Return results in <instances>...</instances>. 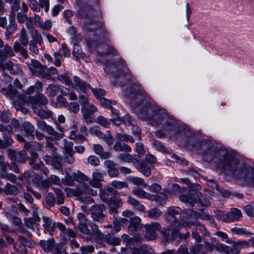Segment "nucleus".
I'll use <instances>...</instances> for the list:
<instances>
[{"instance_id":"nucleus-10","label":"nucleus","mask_w":254,"mask_h":254,"mask_svg":"<svg viewBox=\"0 0 254 254\" xmlns=\"http://www.w3.org/2000/svg\"><path fill=\"white\" fill-rule=\"evenodd\" d=\"M124 63L121 59H115L106 64L104 70L107 74L115 76L116 74L123 72L124 68H125Z\"/></svg>"},{"instance_id":"nucleus-24","label":"nucleus","mask_w":254,"mask_h":254,"mask_svg":"<svg viewBox=\"0 0 254 254\" xmlns=\"http://www.w3.org/2000/svg\"><path fill=\"white\" fill-rule=\"evenodd\" d=\"M222 217H219L220 219L225 221L230 222L238 221L242 216L241 211L236 208H233L226 215H222Z\"/></svg>"},{"instance_id":"nucleus-26","label":"nucleus","mask_w":254,"mask_h":254,"mask_svg":"<svg viewBox=\"0 0 254 254\" xmlns=\"http://www.w3.org/2000/svg\"><path fill=\"white\" fill-rule=\"evenodd\" d=\"M216 249L218 251H223L227 254H238L241 249L240 245L236 243L232 247L227 246L223 244H218L215 246Z\"/></svg>"},{"instance_id":"nucleus-33","label":"nucleus","mask_w":254,"mask_h":254,"mask_svg":"<svg viewBox=\"0 0 254 254\" xmlns=\"http://www.w3.org/2000/svg\"><path fill=\"white\" fill-rule=\"evenodd\" d=\"M75 193L77 195H81L82 194H89L90 195L95 196L97 194V190L92 189L86 184L83 183L80 185L77 189Z\"/></svg>"},{"instance_id":"nucleus-35","label":"nucleus","mask_w":254,"mask_h":254,"mask_svg":"<svg viewBox=\"0 0 254 254\" xmlns=\"http://www.w3.org/2000/svg\"><path fill=\"white\" fill-rule=\"evenodd\" d=\"M33 111L41 119H47L52 118L53 116V112L49 110L47 107L43 109L34 107Z\"/></svg>"},{"instance_id":"nucleus-55","label":"nucleus","mask_w":254,"mask_h":254,"mask_svg":"<svg viewBox=\"0 0 254 254\" xmlns=\"http://www.w3.org/2000/svg\"><path fill=\"white\" fill-rule=\"evenodd\" d=\"M54 191L56 195V203L59 205L64 204V197L62 190L58 188H54Z\"/></svg>"},{"instance_id":"nucleus-22","label":"nucleus","mask_w":254,"mask_h":254,"mask_svg":"<svg viewBox=\"0 0 254 254\" xmlns=\"http://www.w3.org/2000/svg\"><path fill=\"white\" fill-rule=\"evenodd\" d=\"M115 80L113 83L116 85L120 86H124L126 85L130 81V75L123 70V72L116 74L114 76Z\"/></svg>"},{"instance_id":"nucleus-2","label":"nucleus","mask_w":254,"mask_h":254,"mask_svg":"<svg viewBox=\"0 0 254 254\" xmlns=\"http://www.w3.org/2000/svg\"><path fill=\"white\" fill-rule=\"evenodd\" d=\"M76 16L79 19L86 20L83 23V30L86 33H95L97 30L101 29L103 26L101 21L96 20V17L99 16V12L96 9L87 6L80 8Z\"/></svg>"},{"instance_id":"nucleus-8","label":"nucleus","mask_w":254,"mask_h":254,"mask_svg":"<svg viewBox=\"0 0 254 254\" xmlns=\"http://www.w3.org/2000/svg\"><path fill=\"white\" fill-rule=\"evenodd\" d=\"M37 126L39 129L43 131H46L47 133L53 136L55 141H58L63 138L64 135V128L58 127V129L60 132L56 131L51 126L48 125L44 121L38 119L37 120Z\"/></svg>"},{"instance_id":"nucleus-54","label":"nucleus","mask_w":254,"mask_h":254,"mask_svg":"<svg viewBox=\"0 0 254 254\" xmlns=\"http://www.w3.org/2000/svg\"><path fill=\"white\" fill-rule=\"evenodd\" d=\"M60 89H61L60 85L54 84H49L46 89L48 96L51 97H54L57 95Z\"/></svg>"},{"instance_id":"nucleus-20","label":"nucleus","mask_w":254,"mask_h":254,"mask_svg":"<svg viewBox=\"0 0 254 254\" xmlns=\"http://www.w3.org/2000/svg\"><path fill=\"white\" fill-rule=\"evenodd\" d=\"M9 24L6 25L4 35L6 39L8 40L11 35L17 30V24L15 21L14 13H11L8 15Z\"/></svg>"},{"instance_id":"nucleus-48","label":"nucleus","mask_w":254,"mask_h":254,"mask_svg":"<svg viewBox=\"0 0 254 254\" xmlns=\"http://www.w3.org/2000/svg\"><path fill=\"white\" fill-rule=\"evenodd\" d=\"M76 2L80 8L86 6L94 8V6L98 4L99 0H77Z\"/></svg>"},{"instance_id":"nucleus-7","label":"nucleus","mask_w":254,"mask_h":254,"mask_svg":"<svg viewBox=\"0 0 254 254\" xmlns=\"http://www.w3.org/2000/svg\"><path fill=\"white\" fill-rule=\"evenodd\" d=\"M89 225L91 228V231L88 228L87 224L78 225V227L81 233L87 235L86 238L87 241L92 240V237L96 239L102 238L104 237V234L102 233L99 229L97 224L94 222H90Z\"/></svg>"},{"instance_id":"nucleus-25","label":"nucleus","mask_w":254,"mask_h":254,"mask_svg":"<svg viewBox=\"0 0 254 254\" xmlns=\"http://www.w3.org/2000/svg\"><path fill=\"white\" fill-rule=\"evenodd\" d=\"M43 226L45 231L49 232L51 236L53 235L54 231L58 228V225L61 224L60 222H53L52 219L49 217H43Z\"/></svg>"},{"instance_id":"nucleus-28","label":"nucleus","mask_w":254,"mask_h":254,"mask_svg":"<svg viewBox=\"0 0 254 254\" xmlns=\"http://www.w3.org/2000/svg\"><path fill=\"white\" fill-rule=\"evenodd\" d=\"M0 49V62L5 61L8 58L15 56L13 49L8 44H3V47Z\"/></svg>"},{"instance_id":"nucleus-27","label":"nucleus","mask_w":254,"mask_h":254,"mask_svg":"<svg viewBox=\"0 0 254 254\" xmlns=\"http://www.w3.org/2000/svg\"><path fill=\"white\" fill-rule=\"evenodd\" d=\"M117 191L112 188L109 187L101 191L100 196L101 200L105 202H109L110 201L116 198Z\"/></svg>"},{"instance_id":"nucleus-53","label":"nucleus","mask_w":254,"mask_h":254,"mask_svg":"<svg viewBox=\"0 0 254 254\" xmlns=\"http://www.w3.org/2000/svg\"><path fill=\"white\" fill-rule=\"evenodd\" d=\"M3 191L7 195H16L18 193L17 187L10 184H7L3 189Z\"/></svg>"},{"instance_id":"nucleus-42","label":"nucleus","mask_w":254,"mask_h":254,"mask_svg":"<svg viewBox=\"0 0 254 254\" xmlns=\"http://www.w3.org/2000/svg\"><path fill=\"white\" fill-rule=\"evenodd\" d=\"M55 244V240L53 238L48 240H41L39 243L44 252L47 253L51 252Z\"/></svg>"},{"instance_id":"nucleus-29","label":"nucleus","mask_w":254,"mask_h":254,"mask_svg":"<svg viewBox=\"0 0 254 254\" xmlns=\"http://www.w3.org/2000/svg\"><path fill=\"white\" fill-rule=\"evenodd\" d=\"M21 131H23L24 136L32 139L35 136V128L29 122H24L21 126Z\"/></svg>"},{"instance_id":"nucleus-16","label":"nucleus","mask_w":254,"mask_h":254,"mask_svg":"<svg viewBox=\"0 0 254 254\" xmlns=\"http://www.w3.org/2000/svg\"><path fill=\"white\" fill-rule=\"evenodd\" d=\"M100 30V31L99 34L94 33V35L96 36L95 38L89 40L91 45L97 48L100 47L101 45L107 44L109 42V35L106 29H102V28Z\"/></svg>"},{"instance_id":"nucleus-51","label":"nucleus","mask_w":254,"mask_h":254,"mask_svg":"<svg viewBox=\"0 0 254 254\" xmlns=\"http://www.w3.org/2000/svg\"><path fill=\"white\" fill-rule=\"evenodd\" d=\"M121 141H116L114 145V149L117 152H127L131 151V148L128 145L126 144H122Z\"/></svg>"},{"instance_id":"nucleus-45","label":"nucleus","mask_w":254,"mask_h":254,"mask_svg":"<svg viewBox=\"0 0 254 254\" xmlns=\"http://www.w3.org/2000/svg\"><path fill=\"white\" fill-rule=\"evenodd\" d=\"M73 81L75 87L78 88L82 93H84L87 89L91 88L90 84L81 80L78 76L73 77Z\"/></svg>"},{"instance_id":"nucleus-39","label":"nucleus","mask_w":254,"mask_h":254,"mask_svg":"<svg viewBox=\"0 0 254 254\" xmlns=\"http://www.w3.org/2000/svg\"><path fill=\"white\" fill-rule=\"evenodd\" d=\"M99 240L104 239L105 241L108 244L113 246H118L121 243V240L120 238L117 237L112 234H107L102 238H98Z\"/></svg>"},{"instance_id":"nucleus-60","label":"nucleus","mask_w":254,"mask_h":254,"mask_svg":"<svg viewBox=\"0 0 254 254\" xmlns=\"http://www.w3.org/2000/svg\"><path fill=\"white\" fill-rule=\"evenodd\" d=\"M162 212L157 208H153L149 210L147 212V216L149 218L156 219L162 215Z\"/></svg>"},{"instance_id":"nucleus-3","label":"nucleus","mask_w":254,"mask_h":254,"mask_svg":"<svg viewBox=\"0 0 254 254\" xmlns=\"http://www.w3.org/2000/svg\"><path fill=\"white\" fill-rule=\"evenodd\" d=\"M194 190H190L188 194H183L179 196L180 200L188 204L190 207H193L194 203L199 202L201 206L207 207L210 205L208 198L203 196V194L198 191L201 188L198 184H195L193 187Z\"/></svg>"},{"instance_id":"nucleus-57","label":"nucleus","mask_w":254,"mask_h":254,"mask_svg":"<svg viewBox=\"0 0 254 254\" xmlns=\"http://www.w3.org/2000/svg\"><path fill=\"white\" fill-rule=\"evenodd\" d=\"M27 64L33 75L35 73V71H37L38 69L43 65L39 61L35 59H32L31 62L27 63Z\"/></svg>"},{"instance_id":"nucleus-19","label":"nucleus","mask_w":254,"mask_h":254,"mask_svg":"<svg viewBox=\"0 0 254 254\" xmlns=\"http://www.w3.org/2000/svg\"><path fill=\"white\" fill-rule=\"evenodd\" d=\"M43 159L47 164L51 165L54 169L57 170L59 172H63V166L62 164L63 158L60 154L54 156L46 155L44 156Z\"/></svg>"},{"instance_id":"nucleus-31","label":"nucleus","mask_w":254,"mask_h":254,"mask_svg":"<svg viewBox=\"0 0 254 254\" xmlns=\"http://www.w3.org/2000/svg\"><path fill=\"white\" fill-rule=\"evenodd\" d=\"M68 138L74 140L76 143H82L86 139V136L84 135L77 133V127L76 126L72 127Z\"/></svg>"},{"instance_id":"nucleus-36","label":"nucleus","mask_w":254,"mask_h":254,"mask_svg":"<svg viewBox=\"0 0 254 254\" xmlns=\"http://www.w3.org/2000/svg\"><path fill=\"white\" fill-rule=\"evenodd\" d=\"M55 140L52 137L48 136L46 137L45 147L47 151L51 154L50 156H54L59 154L57 152V148L54 146L53 143Z\"/></svg>"},{"instance_id":"nucleus-56","label":"nucleus","mask_w":254,"mask_h":254,"mask_svg":"<svg viewBox=\"0 0 254 254\" xmlns=\"http://www.w3.org/2000/svg\"><path fill=\"white\" fill-rule=\"evenodd\" d=\"M99 138L102 139L108 146L112 145L115 141L113 135L109 130L106 131V133L103 132Z\"/></svg>"},{"instance_id":"nucleus-5","label":"nucleus","mask_w":254,"mask_h":254,"mask_svg":"<svg viewBox=\"0 0 254 254\" xmlns=\"http://www.w3.org/2000/svg\"><path fill=\"white\" fill-rule=\"evenodd\" d=\"M132 107L136 110L139 118L144 121H151L159 108L151 103L148 97L139 102L136 106H132Z\"/></svg>"},{"instance_id":"nucleus-37","label":"nucleus","mask_w":254,"mask_h":254,"mask_svg":"<svg viewBox=\"0 0 254 254\" xmlns=\"http://www.w3.org/2000/svg\"><path fill=\"white\" fill-rule=\"evenodd\" d=\"M43 87V83L39 80H38L34 85L30 86L25 90L24 89L23 92L26 95H30L35 92L39 94L42 91Z\"/></svg>"},{"instance_id":"nucleus-59","label":"nucleus","mask_w":254,"mask_h":254,"mask_svg":"<svg viewBox=\"0 0 254 254\" xmlns=\"http://www.w3.org/2000/svg\"><path fill=\"white\" fill-rule=\"evenodd\" d=\"M72 176L74 181L78 183H82L84 181L88 180V177L80 171L73 172L72 173Z\"/></svg>"},{"instance_id":"nucleus-64","label":"nucleus","mask_w":254,"mask_h":254,"mask_svg":"<svg viewBox=\"0 0 254 254\" xmlns=\"http://www.w3.org/2000/svg\"><path fill=\"white\" fill-rule=\"evenodd\" d=\"M131 193L140 198H143L146 194V192L141 188L135 187L132 190Z\"/></svg>"},{"instance_id":"nucleus-15","label":"nucleus","mask_w":254,"mask_h":254,"mask_svg":"<svg viewBox=\"0 0 254 254\" xmlns=\"http://www.w3.org/2000/svg\"><path fill=\"white\" fill-rule=\"evenodd\" d=\"M7 156L12 162H17L20 163H25L29 159L25 150L16 152L14 149H8Z\"/></svg>"},{"instance_id":"nucleus-14","label":"nucleus","mask_w":254,"mask_h":254,"mask_svg":"<svg viewBox=\"0 0 254 254\" xmlns=\"http://www.w3.org/2000/svg\"><path fill=\"white\" fill-rule=\"evenodd\" d=\"M42 147V145L37 141L26 142L24 143V149L30 154L31 164L34 163L38 158V152L41 150Z\"/></svg>"},{"instance_id":"nucleus-49","label":"nucleus","mask_w":254,"mask_h":254,"mask_svg":"<svg viewBox=\"0 0 254 254\" xmlns=\"http://www.w3.org/2000/svg\"><path fill=\"white\" fill-rule=\"evenodd\" d=\"M45 207L50 209L56 203V197L55 194L52 192L47 193L45 197Z\"/></svg>"},{"instance_id":"nucleus-30","label":"nucleus","mask_w":254,"mask_h":254,"mask_svg":"<svg viewBox=\"0 0 254 254\" xmlns=\"http://www.w3.org/2000/svg\"><path fill=\"white\" fill-rule=\"evenodd\" d=\"M107 204L109 207V212L113 215L117 214L119 212L118 209L123 205L121 199L119 197L113 198Z\"/></svg>"},{"instance_id":"nucleus-23","label":"nucleus","mask_w":254,"mask_h":254,"mask_svg":"<svg viewBox=\"0 0 254 254\" xmlns=\"http://www.w3.org/2000/svg\"><path fill=\"white\" fill-rule=\"evenodd\" d=\"M30 101L32 105L33 110L34 107L46 106L49 103V100L47 97L42 93L38 94L34 96H31L30 98Z\"/></svg>"},{"instance_id":"nucleus-17","label":"nucleus","mask_w":254,"mask_h":254,"mask_svg":"<svg viewBox=\"0 0 254 254\" xmlns=\"http://www.w3.org/2000/svg\"><path fill=\"white\" fill-rule=\"evenodd\" d=\"M144 227L146 230L145 237L149 240L156 239L158 237L156 231H159L161 228L160 223L155 222L146 224Z\"/></svg>"},{"instance_id":"nucleus-43","label":"nucleus","mask_w":254,"mask_h":254,"mask_svg":"<svg viewBox=\"0 0 254 254\" xmlns=\"http://www.w3.org/2000/svg\"><path fill=\"white\" fill-rule=\"evenodd\" d=\"M184 223L186 224V225H193L195 226L196 229L197 230L199 231L201 233H202L204 236L209 237L210 234L209 232L206 230V228L204 226L201 224L198 221H188L186 222L185 220H184Z\"/></svg>"},{"instance_id":"nucleus-41","label":"nucleus","mask_w":254,"mask_h":254,"mask_svg":"<svg viewBox=\"0 0 254 254\" xmlns=\"http://www.w3.org/2000/svg\"><path fill=\"white\" fill-rule=\"evenodd\" d=\"M33 75L41 77L43 79L50 80L52 79V76L48 73V67L45 65H43L37 71H35V73Z\"/></svg>"},{"instance_id":"nucleus-18","label":"nucleus","mask_w":254,"mask_h":254,"mask_svg":"<svg viewBox=\"0 0 254 254\" xmlns=\"http://www.w3.org/2000/svg\"><path fill=\"white\" fill-rule=\"evenodd\" d=\"M43 42V38L41 33L38 30H35L34 34L32 36L31 40L29 44V50L31 53L37 55L39 53V49L37 45L41 46Z\"/></svg>"},{"instance_id":"nucleus-50","label":"nucleus","mask_w":254,"mask_h":254,"mask_svg":"<svg viewBox=\"0 0 254 254\" xmlns=\"http://www.w3.org/2000/svg\"><path fill=\"white\" fill-rule=\"evenodd\" d=\"M23 46H27L29 42V36L26 29L22 28L19 34V42Z\"/></svg>"},{"instance_id":"nucleus-58","label":"nucleus","mask_w":254,"mask_h":254,"mask_svg":"<svg viewBox=\"0 0 254 254\" xmlns=\"http://www.w3.org/2000/svg\"><path fill=\"white\" fill-rule=\"evenodd\" d=\"M198 143L197 138L194 136L189 137L187 140V147L190 149H197V146L200 147V144Z\"/></svg>"},{"instance_id":"nucleus-44","label":"nucleus","mask_w":254,"mask_h":254,"mask_svg":"<svg viewBox=\"0 0 254 254\" xmlns=\"http://www.w3.org/2000/svg\"><path fill=\"white\" fill-rule=\"evenodd\" d=\"M127 202L132 206L135 210L140 212L145 211V208L144 205L140 203L138 200L133 198L132 196H129L127 197Z\"/></svg>"},{"instance_id":"nucleus-46","label":"nucleus","mask_w":254,"mask_h":254,"mask_svg":"<svg viewBox=\"0 0 254 254\" xmlns=\"http://www.w3.org/2000/svg\"><path fill=\"white\" fill-rule=\"evenodd\" d=\"M136 169L146 177H149L151 175L150 166L145 161H141L140 164L137 165Z\"/></svg>"},{"instance_id":"nucleus-9","label":"nucleus","mask_w":254,"mask_h":254,"mask_svg":"<svg viewBox=\"0 0 254 254\" xmlns=\"http://www.w3.org/2000/svg\"><path fill=\"white\" fill-rule=\"evenodd\" d=\"M122 215L129 219V224L127 226L128 231L134 233L141 227V219L134 215V212L130 210H126L122 212Z\"/></svg>"},{"instance_id":"nucleus-6","label":"nucleus","mask_w":254,"mask_h":254,"mask_svg":"<svg viewBox=\"0 0 254 254\" xmlns=\"http://www.w3.org/2000/svg\"><path fill=\"white\" fill-rule=\"evenodd\" d=\"M126 96L130 100L131 106H136L139 102L147 97L145 90L136 83L131 84L129 88H127Z\"/></svg>"},{"instance_id":"nucleus-4","label":"nucleus","mask_w":254,"mask_h":254,"mask_svg":"<svg viewBox=\"0 0 254 254\" xmlns=\"http://www.w3.org/2000/svg\"><path fill=\"white\" fill-rule=\"evenodd\" d=\"M151 121V124L153 126L158 127L161 125L162 128L169 134L175 130V119L172 116H169L167 113L159 108Z\"/></svg>"},{"instance_id":"nucleus-61","label":"nucleus","mask_w":254,"mask_h":254,"mask_svg":"<svg viewBox=\"0 0 254 254\" xmlns=\"http://www.w3.org/2000/svg\"><path fill=\"white\" fill-rule=\"evenodd\" d=\"M116 138L119 141H125L127 142L130 141L131 143L134 142V139L132 136L126 134H123L121 133H117L116 135Z\"/></svg>"},{"instance_id":"nucleus-52","label":"nucleus","mask_w":254,"mask_h":254,"mask_svg":"<svg viewBox=\"0 0 254 254\" xmlns=\"http://www.w3.org/2000/svg\"><path fill=\"white\" fill-rule=\"evenodd\" d=\"M53 247L51 252L53 254H67L65 250V243H60L57 245L55 244Z\"/></svg>"},{"instance_id":"nucleus-21","label":"nucleus","mask_w":254,"mask_h":254,"mask_svg":"<svg viewBox=\"0 0 254 254\" xmlns=\"http://www.w3.org/2000/svg\"><path fill=\"white\" fill-rule=\"evenodd\" d=\"M81 111L85 122L92 123L94 114L97 111V108L91 105L82 106Z\"/></svg>"},{"instance_id":"nucleus-32","label":"nucleus","mask_w":254,"mask_h":254,"mask_svg":"<svg viewBox=\"0 0 254 254\" xmlns=\"http://www.w3.org/2000/svg\"><path fill=\"white\" fill-rule=\"evenodd\" d=\"M58 228L61 230V236L64 240L74 238L76 236V234L73 230L66 229L65 226L61 223L58 225Z\"/></svg>"},{"instance_id":"nucleus-1","label":"nucleus","mask_w":254,"mask_h":254,"mask_svg":"<svg viewBox=\"0 0 254 254\" xmlns=\"http://www.w3.org/2000/svg\"><path fill=\"white\" fill-rule=\"evenodd\" d=\"M204 161H213L216 167L226 174L242 180L244 183L254 187V169L248 165L240 163L238 159L230 154L227 150L219 148L208 141L200 144Z\"/></svg>"},{"instance_id":"nucleus-13","label":"nucleus","mask_w":254,"mask_h":254,"mask_svg":"<svg viewBox=\"0 0 254 254\" xmlns=\"http://www.w3.org/2000/svg\"><path fill=\"white\" fill-rule=\"evenodd\" d=\"M180 228L172 223H170L167 228L162 229L161 231V233L164 241L166 242H169L178 240Z\"/></svg>"},{"instance_id":"nucleus-38","label":"nucleus","mask_w":254,"mask_h":254,"mask_svg":"<svg viewBox=\"0 0 254 254\" xmlns=\"http://www.w3.org/2000/svg\"><path fill=\"white\" fill-rule=\"evenodd\" d=\"M1 91L3 94L8 96L11 99L17 97L19 94L17 90L11 84H9L6 88H2Z\"/></svg>"},{"instance_id":"nucleus-62","label":"nucleus","mask_w":254,"mask_h":254,"mask_svg":"<svg viewBox=\"0 0 254 254\" xmlns=\"http://www.w3.org/2000/svg\"><path fill=\"white\" fill-rule=\"evenodd\" d=\"M18 240L21 245L26 246V247L32 248L34 246V243L30 240L26 239L23 236H19Z\"/></svg>"},{"instance_id":"nucleus-11","label":"nucleus","mask_w":254,"mask_h":254,"mask_svg":"<svg viewBox=\"0 0 254 254\" xmlns=\"http://www.w3.org/2000/svg\"><path fill=\"white\" fill-rule=\"evenodd\" d=\"M105 210L106 208L103 204L92 206L89 209V212L93 221V222L96 224L102 223L105 218V215L103 213Z\"/></svg>"},{"instance_id":"nucleus-12","label":"nucleus","mask_w":254,"mask_h":254,"mask_svg":"<svg viewBox=\"0 0 254 254\" xmlns=\"http://www.w3.org/2000/svg\"><path fill=\"white\" fill-rule=\"evenodd\" d=\"M182 211L178 207L171 206L168 208L166 213V220L169 223L180 227V219L181 217Z\"/></svg>"},{"instance_id":"nucleus-40","label":"nucleus","mask_w":254,"mask_h":254,"mask_svg":"<svg viewBox=\"0 0 254 254\" xmlns=\"http://www.w3.org/2000/svg\"><path fill=\"white\" fill-rule=\"evenodd\" d=\"M13 132H5L3 133V139L2 140L0 138V147L4 148H6L12 145L13 142V140L12 139L11 135Z\"/></svg>"},{"instance_id":"nucleus-34","label":"nucleus","mask_w":254,"mask_h":254,"mask_svg":"<svg viewBox=\"0 0 254 254\" xmlns=\"http://www.w3.org/2000/svg\"><path fill=\"white\" fill-rule=\"evenodd\" d=\"M103 181V175L98 171H96L93 172L92 179L90 181L89 183L90 185L93 187L101 188L102 187V185L101 182Z\"/></svg>"},{"instance_id":"nucleus-47","label":"nucleus","mask_w":254,"mask_h":254,"mask_svg":"<svg viewBox=\"0 0 254 254\" xmlns=\"http://www.w3.org/2000/svg\"><path fill=\"white\" fill-rule=\"evenodd\" d=\"M13 50L16 53H20L21 56L25 59L29 58L27 50L18 42H15L13 46Z\"/></svg>"},{"instance_id":"nucleus-63","label":"nucleus","mask_w":254,"mask_h":254,"mask_svg":"<svg viewBox=\"0 0 254 254\" xmlns=\"http://www.w3.org/2000/svg\"><path fill=\"white\" fill-rule=\"evenodd\" d=\"M118 158L120 161L127 163H131L133 161L132 156L128 153H120L118 156Z\"/></svg>"}]
</instances>
